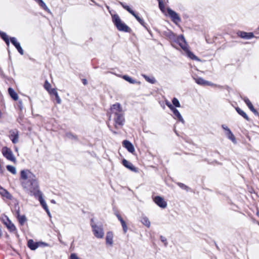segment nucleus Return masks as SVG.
Instances as JSON below:
<instances>
[{"mask_svg": "<svg viewBox=\"0 0 259 259\" xmlns=\"http://www.w3.org/2000/svg\"><path fill=\"white\" fill-rule=\"evenodd\" d=\"M111 116H114V126L118 128L119 126L123 125L124 121L123 111L119 103L113 104L110 108Z\"/></svg>", "mask_w": 259, "mask_h": 259, "instance_id": "obj_1", "label": "nucleus"}, {"mask_svg": "<svg viewBox=\"0 0 259 259\" xmlns=\"http://www.w3.org/2000/svg\"><path fill=\"white\" fill-rule=\"evenodd\" d=\"M22 187L27 191L30 195H33L35 197H37L38 195L42 194L39 190L38 182L36 178L28 182V183H27V184L24 185Z\"/></svg>", "mask_w": 259, "mask_h": 259, "instance_id": "obj_2", "label": "nucleus"}, {"mask_svg": "<svg viewBox=\"0 0 259 259\" xmlns=\"http://www.w3.org/2000/svg\"><path fill=\"white\" fill-rule=\"evenodd\" d=\"M112 21L119 31L130 32V28L122 21L119 16L117 14L112 15Z\"/></svg>", "mask_w": 259, "mask_h": 259, "instance_id": "obj_3", "label": "nucleus"}, {"mask_svg": "<svg viewBox=\"0 0 259 259\" xmlns=\"http://www.w3.org/2000/svg\"><path fill=\"white\" fill-rule=\"evenodd\" d=\"M36 178L35 175L32 173L29 170L24 169L20 172V180L22 186L27 184L28 182L32 181Z\"/></svg>", "mask_w": 259, "mask_h": 259, "instance_id": "obj_4", "label": "nucleus"}, {"mask_svg": "<svg viewBox=\"0 0 259 259\" xmlns=\"http://www.w3.org/2000/svg\"><path fill=\"white\" fill-rule=\"evenodd\" d=\"M91 227L94 235L98 239H102L104 236V231L103 225L92 223Z\"/></svg>", "mask_w": 259, "mask_h": 259, "instance_id": "obj_5", "label": "nucleus"}, {"mask_svg": "<svg viewBox=\"0 0 259 259\" xmlns=\"http://www.w3.org/2000/svg\"><path fill=\"white\" fill-rule=\"evenodd\" d=\"M1 221L10 231L15 230L16 228L15 225L11 222L7 215L5 214L2 215Z\"/></svg>", "mask_w": 259, "mask_h": 259, "instance_id": "obj_6", "label": "nucleus"}, {"mask_svg": "<svg viewBox=\"0 0 259 259\" xmlns=\"http://www.w3.org/2000/svg\"><path fill=\"white\" fill-rule=\"evenodd\" d=\"M2 152L4 156L7 159L12 161H15V157L13 156L12 152L10 148L7 147H4L2 149Z\"/></svg>", "mask_w": 259, "mask_h": 259, "instance_id": "obj_7", "label": "nucleus"}, {"mask_svg": "<svg viewBox=\"0 0 259 259\" xmlns=\"http://www.w3.org/2000/svg\"><path fill=\"white\" fill-rule=\"evenodd\" d=\"M27 244L30 249L33 250H35L40 245H43L44 246H48V244L46 243L42 242H35L32 239H30L28 241Z\"/></svg>", "mask_w": 259, "mask_h": 259, "instance_id": "obj_8", "label": "nucleus"}, {"mask_svg": "<svg viewBox=\"0 0 259 259\" xmlns=\"http://www.w3.org/2000/svg\"><path fill=\"white\" fill-rule=\"evenodd\" d=\"M154 202L160 207L165 208L167 207V202L163 198L157 196L153 198Z\"/></svg>", "mask_w": 259, "mask_h": 259, "instance_id": "obj_9", "label": "nucleus"}, {"mask_svg": "<svg viewBox=\"0 0 259 259\" xmlns=\"http://www.w3.org/2000/svg\"><path fill=\"white\" fill-rule=\"evenodd\" d=\"M167 13L169 16L171 18L172 20L175 23H177L181 21V19L178 14L172 10L171 9L168 8L167 9Z\"/></svg>", "mask_w": 259, "mask_h": 259, "instance_id": "obj_10", "label": "nucleus"}, {"mask_svg": "<svg viewBox=\"0 0 259 259\" xmlns=\"http://www.w3.org/2000/svg\"><path fill=\"white\" fill-rule=\"evenodd\" d=\"M177 42L181 48L184 50V47H188L186 41L183 35H181L178 36L176 40Z\"/></svg>", "mask_w": 259, "mask_h": 259, "instance_id": "obj_11", "label": "nucleus"}, {"mask_svg": "<svg viewBox=\"0 0 259 259\" xmlns=\"http://www.w3.org/2000/svg\"><path fill=\"white\" fill-rule=\"evenodd\" d=\"M122 144L124 147H125L127 151L132 153H134L135 152V148L131 142L127 140H124L122 142Z\"/></svg>", "mask_w": 259, "mask_h": 259, "instance_id": "obj_12", "label": "nucleus"}, {"mask_svg": "<svg viewBox=\"0 0 259 259\" xmlns=\"http://www.w3.org/2000/svg\"><path fill=\"white\" fill-rule=\"evenodd\" d=\"M237 35L241 38L245 39H250L254 37L252 32H246L244 31H239L237 32Z\"/></svg>", "mask_w": 259, "mask_h": 259, "instance_id": "obj_13", "label": "nucleus"}, {"mask_svg": "<svg viewBox=\"0 0 259 259\" xmlns=\"http://www.w3.org/2000/svg\"><path fill=\"white\" fill-rule=\"evenodd\" d=\"M113 234L111 231H109L107 233L106 236V243L107 245L112 246L113 244Z\"/></svg>", "mask_w": 259, "mask_h": 259, "instance_id": "obj_14", "label": "nucleus"}, {"mask_svg": "<svg viewBox=\"0 0 259 259\" xmlns=\"http://www.w3.org/2000/svg\"><path fill=\"white\" fill-rule=\"evenodd\" d=\"M186 53L187 56L190 58V59H192V60H197V61H200V59H198V58L192 52H191L189 50V48L188 47L187 48H185L184 47V50H183Z\"/></svg>", "mask_w": 259, "mask_h": 259, "instance_id": "obj_15", "label": "nucleus"}, {"mask_svg": "<svg viewBox=\"0 0 259 259\" xmlns=\"http://www.w3.org/2000/svg\"><path fill=\"white\" fill-rule=\"evenodd\" d=\"M244 101L248 107L249 108V109L255 114L258 115V112L254 108L251 102L250 101V100L247 98H244L243 99Z\"/></svg>", "mask_w": 259, "mask_h": 259, "instance_id": "obj_16", "label": "nucleus"}, {"mask_svg": "<svg viewBox=\"0 0 259 259\" xmlns=\"http://www.w3.org/2000/svg\"><path fill=\"white\" fill-rule=\"evenodd\" d=\"M195 82L202 85H211V83L207 81L204 80L201 77L194 78Z\"/></svg>", "mask_w": 259, "mask_h": 259, "instance_id": "obj_17", "label": "nucleus"}, {"mask_svg": "<svg viewBox=\"0 0 259 259\" xmlns=\"http://www.w3.org/2000/svg\"><path fill=\"white\" fill-rule=\"evenodd\" d=\"M171 111L173 112L175 118H177L179 120V121H180L182 123L184 122V120L181 114L176 108H174Z\"/></svg>", "mask_w": 259, "mask_h": 259, "instance_id": "obj_18", "label": "nucleus"}, {"mask_svg": "<svg viewBox=\"0 0 259 259\" xmlns=\"http://www.w3.org/2000/svg\"><path fill=\"white\" fill-rule=\"evenodd\" d=\"M122 164L125 167L130 169V170L134 171H136V168L134 167L133 164L128 161L125 159H123L122 161Z\"/></svg>", "mask_w": 259, "mask_h": 259, "instance_id": "obj_19", "label": "nucleus"}, {"mask_svg": "<svg viewBox=\"0 0 259 259\" xmlns=\"http://www.w3.org/2000/svg\"><path fill=\"white\" fill-rule=\"evenodd\" d=\"M36 198H38L41 205L45 209V210H48V207L47 204L46 202H45V200L43 199L42 194H40Z\"/></svg>", "mask_w": 259, "mask_h": 259, "instance_id": "obj_20", "label": "nucleus"}, {"mask_svg": "<svg viewBox=\"0 0 259 259\" xmlns=\"http://www.w3.org/2000/svg\"><path fill=\"white\" fill-rule=\"evenodd\" d=\"M225 135L233 143L235 144L236 143L235 137L230 130H228V131L225 133Z\"/></svg>", "mask_w": 259, "mask_h": 259, "instance_id": "obj_21", "label": "nucleus"}, {"mask_svg": "<svg viewBox=\"0 0 259 259\" xmlns=\"http://www.w3.org/2000/svg\"><path fill=\"white\" fill-rule=\"evenodd\" d=\"M17 218L20 225L23 226L27 223V219L24 215H17Z\"/></svg>", "mask_w": 259, "mask_h": 259, "instance_id": "obj_22", "label": "nucleus"}, {"mask_svg": "<svg viewBox=\"0 0 259 259\" xmlns=\"http://www.w3.org/2000/svg\"><path fill=\"white\" fill-rule=\"evenodd\" d=\"M0 36L5 41L7 45L9 46L10 41L9 36L7 35V34L4 32L0 31Z\"/></svg>", "mask_w": 259, "mask_h": 259, "instance_id": "obj_23", "label": "nucleus"}, {"mask_svg": "<svg viewBox=\"0 0 259 259\" xmlns=\"http://www.w3.org/2000/svg\"><path fill=\"white\" fill-rule=\"evenodd\" d=\"M141 222L143 225L147 227L148 228H149L151 225L150 222L149 220V219L146 217H144L142 218Z\"/></svg>", "mask_w": 259, "mask_h": 259, "instance_id": "obj_24", "label": "nucleus"}, {"mask_svg": "<svg viewBox=\"0 0 259 259\" xmlns=\"http://www.w3.org/2000/svg\"><path fill=\"white\" fill-rule=\"evenodd\" d=\"M236 110L238 113V114H239L240 115L243 117L245 119L247 120H249V118L247 114L240 108H239V107H237L236 108Z\"/></svg>", "mask_w": 259, "mask_h": 259, "instance_id": "obj_25", "label": "nucleus"}, {"mask_svg": "<svg viewBox=\"0 0 259 259\" xmlns=\"http://www.w3.org/2000/svg\"><path fill=\"white\" fill-rule=\"evenodd\" d=\"M143 77L146 79V80L151 83H154L156 82V80L155 78L153 76L149 77L145 74H142Z\"/></svg>", "mask_w": 259, "mask_h": 259, "instance_id": "obj_26", "label": "nucleus"}, {"mask_svg": "<svg viewBox=\"0 0 259 259\" xmlns=\"http://www.w3.org/2000/svg\"><path fill=\"white\" fill-rule=\"evenodd\" d=\"M8 92L10 96L14 100H16V93L11 88L8 89Z\"/></svg>", "mask_w": 259, "mask_h": 259, "instance_id": "obj_27", "label": "nucleus"}, {"mask_svg": "<svg viewBox=\"0 0 259 259\" xmlns=\"http://www.w3.org/2000/svg\"><path fill=\"white\" fill-rule=\"evenodd\" d=\"M10 139L12 141L13 143H15L16 142V134L13 131H10Z\"/></svg>", "mask_w": 259, "mask_h": 259, "instance_id": "obj_28", "label": "nucleus"}, {"mask_svg": "<svg viewBox=\"0 0 259 259\" xmlns=\"http://www.w3.org/2000/svg\"><path fill=\"white\" fill-rule=\"evenodd\" d=\"M120 4L122 6V7L124 9H125L126 10H127L130 13H131L132 15H133L135 12L133 10H132L129 6L124 4L122 2H120Z\"/></svg>", "mask_w": 259, "mask_h": 259, "instance_id": "obj_29", "label": "nucleus"}, {"mask_svg": "<svg viewBox=\"0 0 259 259\" xmlns=\"http://www.w3.org/2000/svg\"><path fill=\"white\" fill-rule=\"evenodd\" d=\"M0 193L4 196L6 197L7 198H9V195H10L9 193L5 189L2 187H0Z\"/></svg>", "mask_w": 259, "mask_h": 259, "instance_id": "obj_30", "label": "nucleus"}, {"mask_svg": "<svg viewBox=\"0 0 259 259\" xmlns=\"http://www.w3.org/2000/svg\"><path fill=\"white\" fill-rule=\"evenodd\" d=\"M6 167H7V170L8 171H9L10 172H11L12 174H16V168L14 166L10 165H7Z\"/></svg>", "mask_w": 259, "mask_h": 259, "instance_id": "obj_31", "label": "nucleus"}, {"mask_svg": "<svg viewBox=\"0 0 259 259\" xmlns=\"http://www.w3.org/2000/svg\"><path fill=\"white\" fill-rule=\"evenodd\" d=\"M133 16L137 20V21L143 26H144V21L141 19L140 17H139L135 13H134L133 15Z\"/></svg>", "mask_w": 259, "mask_h": 259, "instance_id": "obj_32", "label": "nucleus"}, {"mask_svg": "<svg viewBox=\"0 0 259 259\" xmlns=\"http://www.w3.org/2000/svg\"><path fill=\"white\" fill-rule=\"evenodd\" d=\"M123 78L131 83H135L136 81L127 75H124Z\"/></svg>", "mask_w": 259, "mask_h": 259, "instance_id": "obj_33", "label": "nucleus"}, {"mask_svg": "<svg viewBox=\"0 0 259 259\" xmlns=\"http://www.w3.org/2000/svg\"><path fill=\"white\" fill-rule=\"evenodd\" d=\"M44 88L48 92L52 89H51V84L48 82V80H46L44 84Z\"/></svg>", "mask_w": 259, "mask_h": 259, "instance_id": "obj_34", "label": "nucleus"}, {"mask_svg": "<svg viewBox=\"0 0 259 259\" xmlns=\"http://www.w3.org/2000/svg\"><path fill=\"white\" fill-rule=\"evenodd\" d=\"M172 102L173 105L176 107H180L181 106L179 100L176 98L172 99Z\"/></svg>", "mask_w": 259, "mask_h": 259, "instance_id": "obj_35", "label": "nucleus"}, {"mask_svg": "<svg viewBox=\"0 0 259 259\" xmlns=\"http://www.w3.org/2000/svg\"><path fill=\"white\" fill-rule=\"evenodd\" d=\"M121 224L122 227L123 228L124 233H125L127 230V227L125 224V222L124 221H121Z\"/></svg>", "mask_w": 259, "mask_h": 259, "instance_id": "obj_36", "label": "nucleus"}, {"mask_svg": "<svg viewBox=\"0 0 259 259\" xmlns=\"http://www.w3.org/2000/svg\"><path fill=\"white\" fill-rule=\"evenodd\" d=\"M159 7L161 11L163 12H164V6L162 2L159 0Z\"/></svg>", "mask_w": 259, "mask_h": 259, "instance_id": "obj_37", "label": "nucleus"}, {"mask_svg": "<svg viewBox=\"0 0 259 259\" xmlns=\"http://www.w3.org/2000/svg\"><path fill=\"white\" fill-rule=\"evenodd\" d=\"M17 51L21 55H23L24 52L22 48L20 46V44L17 42Z\"/></svg>", "mask_w": 259, "mask_h": 259, "instance_id": "obj_38", "label": "nucleus"}, {"mask_svg": "<svg viewBox=\"0 0 259 259\" xmlns=\"http://www.w3.org/2000/svg\"><path fill=\"white\" fill-rule=\"evenodd\" d=\"M70 259H80L75 253H71L70 256Z\"/></svg>", "mask_w": 259, "mask_h": 259, "instance_id": "obj_39", "label": "nucleus"}, {"mask_svg": "<svg viewBox=\"0 0 259 259\" xmlns=\"http://www.w3.org/2000/svg\"><path fill=\"white\" fill-rule=\"evenodd\" d=\"M49 93L50 95H54V96H55L56 95H57L58 94V93L55 89H52L50 92H49Z\"/></svg>", "mask_w": 259, "mask_h": 259, "instance_id": "obj_40", "label": "nucleus"}, {"mask_svg": "<svg viewBox=\"0 0 259 259\" xmlns=\"http://www.w3.org/2000/svg\"><path fill=\"white\" fill-rule=\"evenodd\" d=\"M55 97H56V101H57V103L58 104H60L61 103V100L60 99V98L59 97V95H58V94H57V95H56L55 96Z\"/></svg>", "mask_w": 259, "mask_h": 259, "instance_id": "obj_41", "label": "nucleus"}, {"mask_svg": "<svg viewBox=\"0 0 259 259\" xmlns=\"http://www.w3.org/2000/svg\"><path fill=\"white\" fill-rule=\"evenodd\" d=\"M11 41L12 44L16 48V39L15 37L11 38Z\"/></svg>", "mask_w": 259, "mask_h": 259, "instance_id": "obj_42", "label": "nucleus"}, {"mask_svg": "<svg viewBox=\"0 0 259 259\" xmlns=\"http://www.w3.org/2000/svg\"><path fill=\"white\" fill-rule=\"evenodd\" d=\"M166 105L172 110L175 107L170 104L169 102H166Z\"/></svg>", "mask_w": 259, "mask_h": 259, "instance_id": "obj_43", "label": "nucleus"}, {"mask_svg": "<svg viewBox=\"0 0 259 259\" xmlns=\"http://www.w3.org/2000/svg\"><path fill=\"white\" fill-rule=\"evenodd\" d=\"M222 127L224 130H225L226 132H227L228 130H230V128H229L227 126L224 124L222 125Z\"/></svg>", "mask_w": 259, "mask_h": 259, "instance_id": "obj_44", "label": "nucleus"}, {"mask_svg": "<svg viewBox=\"0 0 259 259\" xmlns=\"http://www.w3.org/2000/svg\"><path fill=\"white\" fill-rule=\"evenodd\" d=\"M161 241L164 243L165 244H166V239L165 237L163 236H161L160 237Z\"/></svg>", "mask_w": 259, "mask_h": 259, "instance_id": "obj_45", "label": "nucleus"}, {"mask_svg": "<svg viewBox=\"0 0 259 259\" xmlns=\"http://www.w3.org/2000/svg\"><path fill=\"white\" fill-rule=\"evenodd\" d=\"M179 186L184 189H186V188H187V187L186 186H185L184 184H182V183L179 184Z\"/></svg>", "mask_w": 259, "mask_h": 259, "instance_id": "obj_46", "label": "nucleus"}, {"mask_svg": "<svg viewBox=\"0 0 259 259\" xmlns=\"http://www.w3.org/2000/svg\"><path fill=\"white\" fill-rule=\"evenodd\" d=\"M46 212H47L48 214L50 217H51V213H50V211H49V208L48 209V210H46Z\"/></svg>", "mask_w": 259, "mask_h": 259, "instance_id": "obj_47", "label": "nucleus"}, {"mask_svg": "<svg viewBox=\"0 0 259 259\" xmlns=\"http://www.w3.org/2000/svg\"><path fill=\"white\" fill-rule=\"evenodd\" d=\"M119 220V221L120 222V223L121 222V221H123L124 220L122 219V218L121 217H120L118 219Z\"/></svg>", "mask_w": 259, "mask_h": 259, "instance_id": "obj_48", "label": "nucleus"}, {"mask_svg": "<svg viewBox=\"0 0 259 259\" xmlns=\"http://www.w3.org/2000/svg\"><path fill=\"white\" fill-rule=\"evenodd\" d=\"M19 104H20V105L19 106V107H20V109H22V106H21V105H21V104H21V102H19Z\"/></svg>", "mask_w": 259, "mask_h": 259, "instance_id": "obj_49", "label": "nucleus"}, {"mask_svg": "<svg viewBox=\"0 0 259 259\" xmlns=\"http://www.w3.org/2000/svg\"><path fill=\"white\" fill-rule=\"evenodd\" d=\"M83 84H86V83H87V80H86L85 79H84V80H83Z\"/></svg>", "mask_w": 259, "mask_h": 259, "instance_id": "obj_50", "label": "nucleus"}, {"mask_svg": "<svg viewBox=\"0 0 259 259\" xmlns=\"http://www.w3.org/2000/svg\"><path fill=\"white\" fill-rule=\"evenodd\" d=\"M116 216H117L118 219L120 217H121V216L120 215H119V214H117Z\"/></svg>", "mask_w": 259, "mask_h": 259, "instance_id": "obj_51", "label": "nucleus"}, {"mask_svg": "<svg viewBox=\"0 0 259 259\" xmlns=\"http://www.w3.org/2000/svg\"><path fill=\"white\" fill-rule=\"evenodd\" d=\"M52 203H55V201H54V200H52Z\"/></svg>", "mask_w": 259, "mask_h": 259, "instance_id": "obj_52", "label": "nucleus"}, {"mask_svg": "<svg viewBox=\"0 0 259 259\" xmlns=\"http://www.w3.org/2000/svg\"><path fill=\"white\" fill-rule=\"evenodd\" d=\"M113 133L114 134H117V133H116V132H113Z\"/></svg>", "mask_w": 259, "mask_h": 259, "instance_id": "obj_53", "label": "nucleus"}]
</instances>
